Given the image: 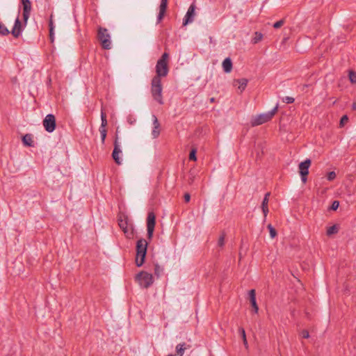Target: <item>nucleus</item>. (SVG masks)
<instances>
[{
    "mask_svg": "<svg viewBox=\"0 0 356 356\" xmlns=\"http://www.w3.org/2000/svg\"><path fill=\"white\" fill-rule=\"evenodd\" d=\"M168 58L169 54L167 52H164L161 57L158 60L156 65V76L153 78L161 79L168 75L169 72L168 67Z\"/></svg>",
    "mask_w": 356,
    "mask_h": 356,
    "instance_id": "1",
    "label": "nucleus"
},
{
    "mask_svg": "<svg viewBox=\"0 0 356 356\" xmlns=\"http://www.w3.org/2000/svg\"><path fill=\"white\" fill-rule=\"evenodd\" d=\"M148 243L144 238L138 240L136 243V264L137 266H141L145 261V259L147 254Z\"/></svg>",
    "mask_w": 356,
    "mask_h": 356,
    "instance_id": "2",
    "label": "nucleus"
},
{
    "mask_svg": "<svg viewBox=\"0 0 356 356\" xmlns=\"http://www.w3.org/2000/svg\"><path fill=\"white\" fill-rule=\"evenodd\" d=\"M118 225L123 231L126 237L132 238L134 235V228L132 223L129 222V218L125 214H120L118 216Z\"/></svg>",
    "mask_w": 356,
    "mask_h": 356,
    "instance_id": "3",
    "label": "nucleus"
},
{
    "mask_svg": "<svg viewBox=\"0 0 356 356\" xmlns=\"http://www.w3.org/2000/svg\"><path fill=\"white\" fill-rule=\"evenodd\" d=\"M163 87L161 84V79L157 78H152L151 82V93L153 99L156 101L159 104H163Z\"/></svg>",
    "mask_w": 356,
    "mask_h": 356,
    "instance_id": "4",
    "label": "nucleus"
},
{
    "mask_svg": "<svg viewBox=\"0 0 356 356\" xmlns=\"http://www.w3.org/2000/svg\"><path fill=\"white\" fill-rule=\"evenodd\" d=\"M277 105L271 111L254 116L251 120V125L255 127L270 121L277 113Z\"/></svg>",
    "mask_w": 356,
    "mask_h": 356,
    "instance_id": "5",
    "label": "nucleus"
},
{
    "mask_svg": "<svg viewBox=\"0 0 356 356\" xmlns=\"http://www.w3.org/2000/svg\"><path fill=\"white\" fill-rule=\"evenodd\" d=\"M136 280L141 287L145 289L149 288L154 282L152 275L145 271H141L138 273L136 275Z\"/></svg>",
    "mask_w": 356,
    "mask_h": 356,
    "instance_id": "6",
    "label": "nucleus"
},
{
    "mask_svg": "<svg viewBox=\"0 0 356 356\" xmlns=\"http://www.w3.org/2000/svg\"><path fill=\"white\" fill-rule=\"evenodd\" d=\"M97 38L104 49H110L111 48V36L106 28L99 27Z\"/></svg>",
    "mask_w": 356,
    "mask_h": 356,
    "instance_id": "7",
    "label": "nucleus"
},
{
    "mask_svg": "<svg viewBox=\"0 0 356 356\" xmlns=\"http://www.w3.org/2000/svg\"><path fill=\"white\" fill-rule=\"evenodd\" d=\"M113 145L114 148L112 152V157L118 165H120L122 163V161L120 160L119 154L122 153V150L120 149V145L119 142L118 129L116 130Z\"/></svg>",
    "mask_w": 356,
    "mask_h": 356,
    "instance_id": "8",
    "label": "nucleus"
},
{
    "mask_svg": "<svg viewBox=\"0 0 356 356\" xmlns=\"http://www.w3.org/2000/svg\"><path fill=\"white\" fill-rule=\"evenodd\" d=\"M311 159H307L303 162H301L299 164V172L301 176V180L303 184H305L307 182V176L309 174V168L311 165Z\"/></svg>",
    "mask_w": 356,
    "mask_h": 356,
    "instance_id": "9",
    "label": "nucleus"
},
{
    "mask_svg": "<svg viewBox=\"0 0 356 356\" xmlns=\"http://www.w3.org/2000/svg\"><path fill=\"white\" fill-rule=\"evenodd\" d=\"M156 224V216L154 212H149L147 218V231L148 239H152Z\"/></svg>",
    "mask_w": 356,
    "mask_h": 356,
    "instance_id": "10",
    "label": "nucleus"
},
{
    "mask_svg": "<svg viewBox=\"0 0 356 356\" xmlns=\"http://www.w3.org/2000/svg\"><path fill=\"white\" fill-rule=\"evenodd\" d=\"M43 126L45 130L49 132H53L56 127V118L53 114H48L43 120Z\"/></svg>",
    "mask_w": 356,
    "mask_h": 356,
    "instance_id": "11",
    "label": "nucleus"
},
{
    "mask_svg": "<svg viewBox=\"0 0 356 356\" xmlns=\"http://www.w3.org/2000/svg\"><path fill=\"white\" fill-rule=\"evenodd\" d=\"M23 6L24 26H26L31 11V3L30 0H21Z\"/></svg>",
    "mask_w": 356,
    "mask_h": 356,
    "instance_id": "12",
    "label": "nucleus"
},
{
    "mask_svg": "<svg viewBox=\"0 0 356 356\" xmlns=\"http://www.w3.org/2000/svg\"><path fill=\"white\" fill-rule=\"evenodd\" d=\"M23 28L22 22L19 18V16L17 17L15 21L14 26L11 31V33L14 38H17L22 34Z\"/></svg>",
    "mask_w": 356,
    "mask_h": 356,
    "instance_id": "13",
    "label": "nucleus"
},
{
    "mask_svg": "<svg viewBox=\"0 0 356 356\" xmlns=\"http://www.w3.org/2000/svg\"><path fill=\"white\" fill-rule=\"evenodd\" d=\"M195 5L194 3H192L190 6V7L186 13V15H185V17L184 19V21H183L184 26H186L188 23H191L193 21V17L195 15Z\"/></svg>",
    "mask_w": 356,
    "mask_h": 356,
    "instance_id": "14",
    "label": "nucleus"
},
{
    "mask_svg": "<svg viewBox=\"0 0 356 356\" xmlns=\"http://www.w3.org/2000/svg\"><path fill=\"white\" fill-rule=\"evenodd\" d=\"M249 298L250 304L253 308V311L255 314H257L259 312V307L257 304L256 301V292L254 289H251L249 291Z\"/></svg>",
    "mask_w": 356,
    "mask_h": 356,
    "instance_id": "15",
    "label": "nucleus"
},
{
    "mask_svg": "<svg viewBox=\"0 0 356 356\" xmlns=\"http://www.w3.org/2000/svg\"><path fill=\"white\" fill-rule=\"evenodd\" d=\"M168 5V0H161V4L159 6V13L158 15V22H161V20L164 17V15L166 12Z\"/></svg>",
    "mask_w": 356,
    "mask_h": 356,
    "instance_id": "16",
    "label": "nucleus"
},
{
    "mask_svg": "<svg viewBox=\"0 0 356 356\" xmlns=\"http://www.w3.org/2000/svg\"><path fill=\"white\" fill-rule=\"evenodd\" d=\"M248 83V80L247 79L243 78L234 80L233 85L236 86V84H238V88L242 92L245 89Z\"/></svg>",
    "mask_w": 356,
    "mask_h": 356,
    "instance_id": "17",
    "label": "nucleus"
},
{
    "mask_svg": "<svg viewBox=\"0 0 356 356\" xmlns=\"http://www.w3.org/2000/svg\"><path fill=\"white\" fill-rule=\"evenodd\" d=\"M222 68H223V70L225 73H229L231 72L232 70V66H233V64H232V61L231 60L230 58H226L222 63Z\"/></svg>",
    "mask_w": 356,
    "mask_h": 356,
    "instance_id": "18",
    "label": "nucleus"
},
{
    "mask_svg": "<svg viewBox=\"0 0 356 356\" xmlns=\"http://www.w3.org/2000/svg\"><path fill=\"white\" fill-rule=\"evenodd\" d=\"M22 143L25 146L34 147L33 136L30 134H26L22 137Z\"/></svg>",
    "mask_w": 356,
    "mask_h": 356,
    "instance_id": "19",
    "label": "nucleus"
},
{
    "mask_svg": "<svg viewBox=\"0 0 356 356\" xmlns=\"http://www.w3.org/2000/svg\"><path fill=\"white\" fill-rule=\"evenodd\" d=\"M188 348H190V346H187L186 345L185 343H179L177 346H176V353H177V355L178 356H183L184 353V350L186 349H187Z\"/></svg>",
    "mask_w": 356,
    "mask_h": 356,
    "instance_id": "20",
    "label": "nucleus"
},
{
    "mask_svg": "<svg viewBox=\"0 0 356 356\" xmlns=\"http://www.w3.org/2000/svg\"><path fill=\"white\" fill-rule=\"evenodd\" d=\"M339 232V227L337 225H334L327 229V235L331 236L332 234H337Z\"/></svg>",
    "mask_w": 356,
    "mask_h": 356,
    "instance_id": "21",
    "label": "nucleus"
},
{
    "mask_svg": "<svg viewBox=\"0 0 356 356\" xmlns=\"http://www.w3.org/2000/svg\"><path fill=\"white\" fill-rule=\"evenodd\" d=\"M263 38V34L260 32H255L254 35L252 40L253 44H257L260 42Z\"/></svg>",
    "mask_w": 356,
    "mask_h": 356,
    "instance_id": "22",
    "label": "nucleus"
},
{
    "mask_svg": "<svg viewBox=\"0 0 356 356\" xmlns=\"http://www.w3.org/2000/svg\"><path fill=\"white\" fill-rule=\"evenodd\" d=\"M10 33L8 29L5 26V25L0 21V34L2 35H7Z\"/></svg>",
    "mask_w": 356,
    "mask_h": 356,
    "instance_id": "23",
    "label": "nucleus"
},
{
    "mask_svg": "<svg viewBox=\"0 0 356 356\" xmlns=\"http://www.w3.org/2000/svg\"><path fill=\"white\" fill-rule=\"evenodd\" d=\"M101 120H102V124L100 127H103L106 129V127L107 126V120H106V113L102 111L101 112Z\"/></svg>",
    "mask_w": 356,
    "mask_h": 356,
    "instance_id": "24",
    "label": "nucleus"
},
{
    "mask_svg": "<svg viewBox=\"0 0 356 356\" xmlns=\"http://www.w3.org/2000/svg\"><path fill=\"white\" fill-rule=\"evenodd\" d=\"M99 132L101 134L102 143L104 144L105 142L106 137V133H107L106 129H104L103 127H99Z\"/></svg>",
    "mask_w": 356,
    "mask_h": 356,
    "instance_id": "25",
    "label": "nucleus"
},
{
    "mask_svg": "<svg viewBox=\"0 0 356 356\" xmlns=\"http://www.w3.org/2000/svg\"><path fill=\"white\" fill-rule=\"evenodd\" d=\"M267 227L269 230L270 237L272 238H275L277 236V232L275 229L272 226L271 224L268 225Z\"/></svg>",
    "mask_w": 356,
    "mask_h": 356,
    "instance_id": "26",
    "label": "nucleus"
},
{
    "mask_svg": "<svg viewBox=\"0 0 356 356\" xmlns=\"http://www.w3.org/2000/svg\"><path fill=\"white\" fill-rule=\"evenodd\" d=\"M348 76H349L350 81L352 83H356V72H355L350 71Z\"/></svg>",
    "mask_w": 356,
    "mask_h": 356,
    "instance_id": "27",
    "label": "nucleus"
},
{
    "mask_svg": "<svg viewBox=\"0 0 356 356\" xmlns=\"http://www.w3.org/2000/svg\"><path fill=\"white\" fill-rule=\"evenodd\" d=\"M269 196H270V193H267L265 194L264 198L261 203V207H268V201H269Z\"/></svg>",
    "mask_w": 356,
    "mask_h": 356,
    "instance_id": "28",
    "label": "nucleus"
},
{
    "mask_svg": "<svg viewBox=\"0 0 356 356\" xmlns=\"http://www.w3.org/2000/svg\"><path fill=\"white\" fill-rule=\"evenodd\" d=\"M225 234L222 232L220 236L218 241V244L220 247H222L225 244Z\"/></svg>",
    "mask_w": 356,
    "mask_h": 356,
    "instance_id": "29",
    "label": "nucleus"
},
{
    "mask_svg": "<svg viewBox=\"0 0 356 356\" xmlns=\"http://www.w3.org/2000/svg\"><path fill=\"white\" fill-rule=\"evenodd\" d=\"M152 134L154 138H157L160 134V127H154Z\"/></svg>",
    "mask_w": 356,
    "mask_h": 356,
    "instance_id": "30",
    "label": "nucleus"
},
{
    "mask_svg": "<svg viewBox=\"0 0 356 356\" xmlns=\"http://www.w3.org/2000/svg\"><path fill=\"white\" fill-rule=\"evenodd\" d=\"M284 19H280V20L276 22L275 23H274L273 27L275 29H279L281 26H282L284 25Z\"/></svg>",
    "mask_w": 356,
    "mask_h": 356,
    "instance_id": "31",
    "label": "nucleus"
},
{
    "mask_svg": "<svg viewBox=\"0 0 356 356\" xmlns=\"http://www.w3.org/2000/svg\"><path fill=\"white\" fill-rule=\"evenodd\" d=\"M189 159L190 160H193V161H196L197 160V158H196V149H193L191 151L190 154H189Z\"/></svg>",
    "mask_w": 356,
    "mask_h": 356,
    "instance_id": "32",
    "label": "nucleus"
},
{
    "mask_svg": "<svg viewBox=\"0 0 356 356\" xmlns=\"http://www.w3.org/2000/svg\"><path fill=\"white\" fill-rule=\"evenodd\" d=\"M163 269L158 265L155 264L154 266V273L157 277H159L161 273L162 272Z\"/></svg>",
    "mask_w": 356,
    "mask_h": 356,
    "instance_id": "33",
    "label": "nucleus"
},
{
    "mask_svg": "<svg viewBox=\"0 0 356 356\" xmlns=\"http://www.w3.org/2000/svg\"><path fill=\"white\" fill-rule=\"evenodd\" d=\"M336 173L334 171L330 172L327 173V179L329 181H332L336 178Z\"/></svg>",
    "mask_w": 356,
    "mask_h": 356,
    "instance_id": "34",
    "label": "nucleus"
},
{
    "mask_svg": "<svg viewBox=\"0 0 356 356\" xmlns=\"http://www.w3.org/2000/svg\"><path fill=\"white\" fill-rule=\"evenodd\" d=\"M49 33H50V35H52L54 29L53 20H52V15H51L50 19H49Z\"/></svg>",
    "mask_w": 356,
    "mask_h": 356,
    "instance_id": "35",
    "label": "nucleus"
},
{
    "mask_svg": "<svg viewBox=\"0 0 356 356\" xmlns=\"http://www.w3.org/2000/svg\"><path fill=\"white\" fill-rule=\"evenodd\" d=\"M295 101L293 97H286L283 99V102L286 104H292Z\"/></svg>",
    "mask_w": 356,
    "mask_h": 356,
    "instance_id": "36",
    "label": "nucleus"
},
{
    "mask_svg": "<svg viewBox=\"0 0 356 356\" xmlns=\"http://www.w3.org/2000/svg\"><path fill=\"white\" fill-rule=\"evenodd\" d=\"M261 209L264 213V220L265 221L268 213V207H261Z\"/></svg>",
    "mask_w": 356,
    "mask_h": 356,
    "instance_id": "37",
    "label": "nucleus"
},
{
    "mask_svg": "<svg viewBox=\"0 0 356 356\" xmlns=\"http://www.w3.org/2000/svg\"><path fill=\"white\" fill-rule=\"evenodd\" d=\"M152 118H153L154 127H160V123L159 122V120H158L157 118L156 117V115H153Z\"/></svg>",
    "mask_w": 356,
    "mask_h": 356,
    "instance_id": "38",
    "label": "nucleus"
},
{
    "mask_svg": "<svg viewBox=\"0 0 356 356\" xmlns=\"http://www.w3.org/2000/svg\"><path fill=\"white\" fill-rule=\"evenodd\" d=\"M339 202L335 200L332 204L331 209L335 211L339 208Z\"/></svg>",
    "mask_w": 356,
    "mask_h": 356,
    "instance_id": "39",
    "label": "nucleus"
},
{
    "mask_svg": "<svg viewBox=\"0 0 356 356\" xmlns=\"http://www.w3.org/2000/svg\"><path fill=\"white\" fill-rule=\"evenodd\" d=\"M301 335L304 339H308L309 337V332L306 330L302 331Z\"/></svg>",
    "mask_w": 356,
    "mask_h": 356,
    "instance_id": "40",
    "label": "nucleus"
},
{
    "mask_svg": "<svg viewBox=\"0 0 356 356\" xmlns=\"http://www.w3.org/2000/svg\"><path fill=\"white\" fill-rule=\"evenodd\" d=\"M348 120V116H347V115H343V116H342V118H341V120H340V124H341V126H343V124H344L345 122H346Z\"/></svg>",
    "mask_w": 356,
    "mask_h": 356,
    "instance_id": "41",
    "label": "nucleus"
},
{
    "mask_svg": "<svg viewBox=\"0 0 356 356\" xmlns=\"http://www.w3.org/2000/svg\"><path fill=\"white\" fill-rule=\"evenodd\" d=\"M238 332H239V334H241L242 339H243L244 338V336H246L245 331L244 328L240 327L238 329Z\"/></svg>",
    "mask_w": 356,
    "mask_h": 356,
    "instance_id": "42",
    "label": "nucleus"
},
{
    "mask_svg": "<svg viewBox=\"0 0 356 356\" xmlns=\"http://www.w3.org/2000/svg\"><path fill=\"white\" fill-rule=\"evenodd\" d=\"M190 177L188 179V184H192L194 181V179H195V175L193 174V173H190Z\"/></svg>",
    "mask_w": 356,
    "mask_h": 356,
    "instance_id": "43",
    "label": "nucleus"
},
{
    "mask_svg": "<svg viewBox=\"0 0 356 356\" xmlns=\"http://www.w3.org/2000/svg\"><path fill=\"white\" fill-rule=\"evenodd\" d=\"M184 200H185L186 202H188L190 201V200H191V195L188 193L184 194Z\"/></svg>",
    "mask_w": 356,
    "mask_h": 356,
    "instance_id": "44",
    "label": "nucleus"
},
{
    "mask_svg": "<svg viewBox=\"0 0 356 356\" xmlns=\"http://www.w3.org/2000/svg\"><path fill=\"white\" fill-rule=\"evenodd\" d=\"M243 344L245 346V348H248V341H247V339H246V336H244V338L243 339Z\"/></svg>",
    "mask_w": 356,
    "mask_h": 356,
    "instance_id": "45",
    "label": "nucleus"
},
{
    "mask_svg": "<svg viewBox=\"0 0 356 356\" xmlns=\"http://www.w3.org/2000/svg\"><path fill=\"white\" fill-rule=\"evenodd\" d=\"M352 108H353V110H354V111H355V110H356V101H355V102H354L353 103Z\"/></svg>",
    "mask_w": 356,
    "mask_h": 356,
    "instance_id": "46",
    "label": "nucleus"
},
{
    "mask_svg": "<svg viewBox=\"0 0 356 356\" xmlns=\"http://www.w3.org/2000/svg\"><path fill=\"white\" fill-rule=\"evenodd\" d=\"M210 102H211V103L215 102V98H214V97H211V98L210 99Z\"/></svg>",
    "mask_w": 356,
    "mask_h": 356,
    "instance_id": "47",
    "label": "nucleus"
},
{
    "mask_svg": "<svg viewBox=\"0 0 356 356\" xmlns=\"http://www.w3.org/2000/svg\"><path fill=\"white\" fill-rule=\"evenodd\" d=\"M49 35H50V38L51 40V42H53V40H54V33L52 35L49 34Z\"/></svg>",
    "mask_w": 356,
    "mask_h": 356,
    "instance_id": "48",
    "label": "nucleus"
},
{
    "mask_svg": "<svg viewBox=\"0 0 356 356\" xmlns=\"http://www.w3.org/2000/svg\"><path fill=\"white\" fill-rule=\"evenodd\" d=\"M168 356H173L172 355H168Z\"/></svg>",
    "mask_w": 356,
    "mask_h": 356,
    "instance_id": "49",
    "label": "nucleus"
}]
</instances>
